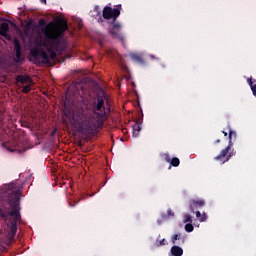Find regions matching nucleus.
I'll list each match as a JSON object with an SVG mask.
<instances>
[{
	"instance_id": "obj_11",
	"label": "nucleus",
	"mask_w": 256,
	"mask_h": 256,
	"mask_svg": "<svg viewBox=\"0 0 256 256\" xmlns=\"http://www.w3.org/2000/svg\"><path fill=\"white\" fill-rule=\"evenodd\" d=\"M171 241H172L173 245H176L177 241H181L182 243H185V236H183L181 234H174L171 238Z\"/></svg>"
},
{
	"instance_id": "obj_12",
	"label": "nucleus",
	"mask_w": 256,
	"mask_h": 256,
	"mask_svg": "<svg viewBox=\"0 0 256 256\" xmlns=\"http://www.w3.org/2000/svg\"><path fill=\"white\" fill-rule=\"evenodd\" d=\"M139 133H141V123L136 122L133 126L132 136L139 137Z\"/></svg>"
},
{
	"instance_id": "obj_3",
	"label": "nucleus",
	"mask_w": 256,
	"mask_h": 256,
	"mask_svg": "<svg viewBox=\"0 0 256 256\" xmlns=\"http://www.w3.org/2000/svg\"><path fill=\"white\" fill-rule=\"evenodd\" d=\"M20 201L19 190H11L7 195L0 196V218L7 221L9 217H14L9 220L10 239H15L17 235V222L21 219Z\"/></svg>"
},
{
	"instance_id": "obj_10",
	"label": "nucleus",
	"mask_w": 256,
	"mask_h": 256,
	"mask_svg": "<svg viewBox=\"0 0 256 256\" xmlns=\"http://www.w3.org/2000/svg\"><path fill=\"white\" fill-rule=\"evenodd\" d=\"M170 251L173 256H182L183 255V248H181L177 245L172 246Z\"/></svg>"
},
{
	"instance_id": "obj_21",
	"label": "nucleus",
	"mask_w": 256,
	"mask_h": 256,
	"mask_svg": "<svg viewBox=\"0 0 256 256\" xmlns=\"http://www.w3.org/2000/svg\"><path fill=\"white\" fill-rule=\"evenodd\" d=\"M22 93H31V85H26L23 87Z\"/></svg>"
},
{
	"instance_id": "obj_2",
	"label": "nucleus",
	"mask_w": 256,
	"mask_h": 256,
	"mask_svg": "<svg viewBox=\"0 0 256 256\" xmlns=\"http://www.w3.org/2000/svg\"><path fill=\"white\" fill-rule=\"evenodd\" d=\"M93 114H85L83 110H76L72 113L74 125H78V133L82 135H93L97 129V123L107 121L111 108L105 107V98L97 96L92 104Z\"/></svg>"
},
{
	"instance_id": "obj_17",
	"label": "nucleus",
	"mask_w": 256,
	"mask_h": 256,
	"mask_svg": "<svg viewBox=\"0 0 256 256\" xmlns=\"http://www.w3.org/2000/svg\"><path fill=\"white\" fill-rule=\"evenodd\" d=\"M193 229H194V227H193V224H192V223H187V224L185 225V231H186L187 233H193Z\"/></svg>"
},
{
	"instance_id": "obj_18",
	"label": "nucleus",
	"mask_w": 256,
	"mask_h": 256,
	"mask_svg": "<svg viewBox=\"0 0 256 256\" xmlns=\"http://www.w3.org/2000/svg\"><path fill=\"white\" fill-rule=\"evenodd\" d=\"M163 245H167V240L165 238L156 241V247H163Z\"/></svg>"
},
{
	"instance_id": "obj_15",
	"label": "nucleus",
	"mask_w": 256,
	"mask_h": 256,
	"mask_svg": "<svg viewBox=\"0 0 256 256\" xmlns=\"http://www.w3.org/2000/svg\"><path fill=\"white\" fill-rule=\"evenodd\" d=\"M161 217H162V219H164V220L171 219V218L175 217V213H173V210L168 209V210H167V214L162 213V214H161Z\"/></svg>"
},
{
	"instance_id": "obj_6",
	"label": "nucleus",
	"mask_w": 256,
	"mask_h": 256,
	"mask_svg": "<svg viewBox=\"0 0 256 256\" xmlns=\"http://www.w3.org/2000/svg\"><path fill=\"white\" fill-rule=\"evenodd\" d=\"M108 33L111 35L112 39H119L123 41V34L121 33V22L114 20L109 21Z\"/></svg>"
},
{
	"instance_id": "obj_16",
	"label": "nucleus",
	"mask_w": 256,
	"mask_h": 256,
	"mask_svg": "<svg viewBox=\"0 0 256 256\" xmlns=\"http://www.w3.org/2000/svg\"><path fill=\"white\" fill-rule=\"evenodd\" d=\"M170 164L172 167H179V165H181V161L179 160V158L174 157L170 160Z\"/></svg>"
},
{
	"instance_id": "obj_23",
	"label": "nucleus",
	"mask_w": 256,
	"mask_h": 256,
	"mask_svg": "<svg viewBox=\"0 0 256 256\" xmlns=\"http://www.w3.org/2000/svg\"><path fill=\"white\" fill-rule=\"evenodd\" d=\"M205 221H207V214L203 213V215L200 218V223H203Z\"/></svg>"
},
{
	"instance_id": "obj_13",
	"label": "nucleus",
	"mask_w": 256,
	"mask_h": 256,
	"mask_svg": "<svg viewBox=\"0 0 256 256\" xmlns=\"http://www.w3.org/2000/svg\"><path fill=\"white\" fill-rule=\"evenodd\" d=\"M27 81H30L29 76L18 75L16 77V83H21V85H25V83H27Z\"/></svg>"
},
{
	"instance_id": "obj_30",
	"label": "nucleus",
	"mask_w": 256,
	"mask_h": 256,
	"mask_svg": "<svg viewBox=\"0 0 256 256\" xmlns=\"http://www.w3.org/2000/svg\"><path fill=\"white\" fill-rule=\"evenodd\" d=\"M157 223H158V225H161V220H158Z\"/></svg>"
},
{
	"instance_id": "obj_20",
	"label": "nucleus",
	"mask_w": 256,
	"mask_h": 256,
	"mask_svg": "<svg viewBox=\"0 0 256 256\" xmlns=\"http://www.w3.org/2000/svg\"><path fill=\"white\" fill-rule=\"evenodd\" d=\"M183 223H193V217H191L189 214H186Z\"/></svg>"
},
{
	"instance_id": "obj_27",
	"label": "nucleus",
	"mask_w": 256,
	"mask_h": 256,
	"mask_svg": "<svg viewBox=\"0 0 256 256\" xmlns=\"http://www.w3.org/2000/svg\"><path fill=\"white\" fill-rule=\"evenodd\" d=\"M224 137H227V132L226 131H222Z\"/></svg>"
},
{
	"instance_id": "obj_26",
	"label": "nucleus",
	"mask_w": 256,
	"mask_h": 256,
	"mask_svg": "<svg viewBox=\"0 0 256 256\" xmlns=\"http://www.w3.org/2000/svg\"><path fill=\"white\" fill-rule=\"evenodd\" d=\"M40 3H44V5H47V0H40Z\"/></svg>"
},
{
	"instance_id": "obj_29",
	"label": "nucleus",
	"mask_w": 256,
	"mask_h": 256,
	"mask_svg": "<svg viewBox=\"0 0 256 256\" xmlns=\"http://www.w3.org/2000/svg\"><path fill=\"white\" fill-rule=\"evenodd\" d=\"M55 133H57V131L54 130L52 131L51 135H55Z\"/></svg>"
},
{
	"instance_id": "obj_8",
	"label": "nucleus",
	"mask_w": 256,
	"mask_h": 256,
	"mask_svg": "<svg viewBox=\"0 0 256 256\" xmlns=\"http://www.w3.org/2000/svg\"><path fill=\"white\" fill-rule=\"evenodd\" d=\"M14 50H15V62L16 63H21L23 61V56L21 52V43L18 40L14 41Z\"/></svg>"
},
{
	"instance_id": "obj_1",
	"label": "nucleus",
	"mask_w": 256,
	"mask_h": 256,
	"mask_svg": "<svg viewBox=\"0 0 256 256\" xmlns=\"http://www.w3.org/2000/svg\"><path fill=\"white\" fill-rule=\"evenodd\" d=\"M38 25L44 27L42 28L44 39L40 41V45L45 47L49 54L42 48L35 47L30 50V57L34 59L36 65H41V63H50V59L55 61L57 53H63L61 41H63L65 31L69 29V26L65 19H59L48 24H45V19H40Z\"/></svg>"
},
{
	"instance_id": "obj_22",
	"label": "nucleus",
	"mask_w": 256,
	"mask_h": 256,
	"mask_svg": "<svg viewBox=\"0 0 256 256\" xmlns=\"http://www.w3.org/2000/svg\"><path fill=\"white\" fill-rule=\"evenodd\" d=\"M163 157H164V160L166 161V163H171L172 159L169 154H164Z\"/></svg>"
},
{
	"instance_id": "obj_4",
	"label": "nucleus",
	"mask_w": 256,
	"mask_h": 256,
	"mask_svg": "<svg viewBox=\"0 0 256 256\" xmlns=\"http://www.w3.org/2000/svg\"><path fill=\"white\" fill-rule=\"evenodd\" d=\"M228 133V146L222 149L219 155L214 157V161H219L222 165L227 163V161H229L231 157H234V155H236V152L233 149V139H237V132L232 130L231 127H228Z\"/></svg>"
},
{
	"instance_id": "obj_5",
	"label": "nucleus",
	"mask_w": 256,
	"mask_h": 256,
	"mask_svg": "<svg viewBox=\"0 0 256 256\" xmlns=\"http://www.w3.org/2000/svg\"><path fill=\"white\" fill-rule=\"evenodd\" d=\"M122 9L123 6H121V4L116 5L115 8L105 6L102 11V17L103 19H106V21H109L110 19H112V21H117V18L121 15Z\"/></svg>"
},
{
	"instance_id": "obj_7",
	"label": "nucleus",
	"mask_w": 256,
	"mask_h": 256,
	"mask_svg": "<svg viewBox=\"0 0 256 256\" xmlns=\"http://www.w3.org/2000/svg\"><path fill=\"white\" fill-rule=\"evenodd\" d=\"M188 206L191 213H195L196 209H201L202 207L205 206V200H189Z\"/></svg>"
},
{
	"instance_id": "obj_28",
	"label": "nucleus",
	"mask_w": 256,
	"mask_h": 256,
	"mask_svg": "<svg viewBox=\"0 0 256 256\" xmlns=\"http://www.w3.org/2000/svg\"><path fill=\"white\" fill-rule=\"evenodd\" d=\"M215 143H216V144H217V143H221V139L215 140Z\"/></svg>"
},
{
	"instance_id": "obj_19",
	"label": "nucleus",
	"mask_w": 256,
	"mask_h": 256,
	"mask_svg": "<svg viewBox=\"0 0 256 256\" xmlns=\"http://www.w3.org/2000/svg\"><path fill=\"white\" fill-rule=\"evenodd\" d=\"M249 85L251 87V91H252L253 95L256 97V84H253V81L250 79Z\"/></svg>"
},
{
	"instance_id": "obj_14",
	"label": "nucleus",
	"mask_w": 256,
	"mask_h": 256,
	"mask_svg": "<svg viewBox=\"0 0 256 256\" xmlns=\"http://www.w3.org/2000/svg\"><path fill=\"white\" fill-rule=\"evenodd\" d=\"M131 59L133 61H136L137 63H141L142 65H145V60H143V57L141 55L132 54Z\"/></svg>"
},
{
	"instance_id": "obj_25",
	"label": "nucleus",
	"mask_w": 256,
	"mask_h": 256,
	"mask_svg": "<svg viewBox=\"0 0 256 256\" xmlns=\"http://www.w3.org/2000/svg\"><path fill=\"white\" fill-rule=\"evenodd\" d=\"M78 203H79V201L77 203H75V204H71V202H69V206L70 207H75V205H77Z\"/></svg>"
},
{
	"instance_id": "obj_9",
	"label": "nucleus",
	"mask_w": 256,
	"mask_h": 256,
	"mask_svg": "<svg viewBox=\"0 0 256 256\" xmlns=\"http://www.w3.org/2000/svg\"><path fill=\"white\" fill-rule=\"evenodd\" d=\"M9 32V23L3 22L0 25V35L1 37H7V33Z\"/></svg>"
},
{
	"instance_id": "obj_24",
	"label": "nucleus",
	"mask_w": 256,
	"mask_h": 256,
	"mask_svg": "<svg viewBox=\"0 0 256 256\" xmlns=\"http://www.w3.org/2000/svg\"><path fill=\"white\" fill-rule=\"evenodd\" d=\"M193 213L196 214L197 219H199V220L201 219L202 216H201V212H200V211H195V210H194Z\"/></svg>"
}]
</instances>
